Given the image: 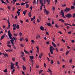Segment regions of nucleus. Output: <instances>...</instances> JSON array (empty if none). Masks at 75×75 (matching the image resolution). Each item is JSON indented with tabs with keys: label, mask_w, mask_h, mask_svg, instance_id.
Masks as SVG:
<instances>
[{
	"label": "nucleus",
	"mask_w": 75,
	"mask_h": 75,
	"mask_svg": "<svg viewBox=\"0 0 75 75\" xmlns=\"http://www.w3.org/2000/svg\"><path fill=\"white\" fill-rule=\"evenodd\" d=\"M53 50H55L54 48L52 46H50V50L51 54H53Z\"/></svg>",
	"instance_id": "obj_1"
},
{
	"label": "nucleus",
	"mask_w": 75,
	"mask_h": 75,
	"mask_svg": "<svg viewBox=\"0 0 75 75\" xmlns=\"http://www.w3.org/2000/svg\"><path fill=\"white\" fill-rule=\"evenodd\" d=\"M71 10V8H67L66 7V8L64 10V12H68V11H69Z\"/></svg>",
	"instance_id": "obj_2"
},
{
	"label": "nucleus",
	"mask_w": 75,
	"mask_h": 75,
	"mask_svg": "<svg viewBox=\"0 0 75 75\" xmlns=\"http://www.w3.org/2000/svg\"><path fill=\"white\" fill-rule=\"evenodd\" d=\"M11 69H12V70L13 69H14V68H15V67H14V63H13L11 62Z\"/></svg>",
	"instance_id": "obj_3"
},
{
	"label": "nucleus",
	"mask_w": 75,
	"mask_h": 75,
	"mask_svg": "<svg viewBox=\"0 0 75 75\" xmlns=\"http://www.w3.org/2000/svg\"><path fill=\"white\" fill-rule=\"evenodd\" d=\"M66 17H67V18H69L71 17H72V15L69 14V13H68L67 14H66L65 15Z\"/></svg>",
	"instance_id": "obj_4"
},
{
	"label": "nucleus",
	"mask_w": 75,
	"mask_h": 75,
	"mask_svg": "<svg viewBox=\"0 0 75 75\" xmlns=\"http://www.w3.org/2000/svg\"><path fill=\"white\" fill-rule=\"evenodd\" d=\"M8 36L10 39H12V40H13V39L12 38V37H11V36H13L12 34L8 35Z\"/></svg>",
	"instance_id": "obj_5"
},
{
	"label": "nucleus",
	"mask_w": 75,
	"mask_h": 75,
	"mask_svg": "<svg viewBox=\"0 0 75 75\" xmlns=\"http://www.w3.org/2000/svg\"><path fill=\"white\" fill-rule=\"evenodd\" d=\"M59 21H61V22H62V23H65V21H64V20L62 19H59Z\"/></svg>",
	"instance_id": "obj_6"
},
{
	"label": "nucleus",
	"mask_w": 75,
	"mask_h": 75,
	"mask_svg": "<svg viewBox=\"0 0 75 75\" xmlns=\"http://www.w3.org/2000/svg\"><path fill=\"white\" fill-rule=\"evenodd\" d=\"M60 14L61 15H64V11H63V10H62L61 11Z\"/></svg>",
	"instance_id": "obj_7"
},
{
	"label": "nucleus",
	"mask_w": 75,
	"mask_h": 75,
	"mask_svg": "<svg viewBox=\"0 0 75 75\" xmlns=\"http://www.w3.org/2000/svg\"><path fill=\"white\" fill-rule=\"evenodd\" d=\"M28 15L30 17V18L31 17V12H29Z\"/></svg>",
	"instance_id": "obj_8"
},
{
	"label": "nucleus",
	"mask_w": 75,
	"mask_h": 75,
	"mask_svg": "<svg viewBox=\"0 0 75 75\" xmlns=\"http://www.w3.org/2000/svg\"><path fill=\"white\" fill-rule=\"evenodd\" d=\"M40 29L41 30H42L43 31V30H44V28L42 26H41L40 27Z\"/></svg>",
	"instance_id": "obj_9"
},
{
	"label": "nucleus",
	"mask_w": 75,
	"mask_h": 75,
	"mask_svg": "<svg viewBox=\"0 0 75 75\" xmlns=\"http://www.w3.org/2000/svg\"><path fill=\"white\" fill-rule=\"evenodd\" d=\"M26 13H27V10H25V11H23V13L24 16L25 15V14H26Z\"/></svg>",
	"instance_id": "obj_10"
},
{
	"label": "nucleus",
	"mask_w": 75,
	"mask_h": 75,
	"mask_svg": "<svg viewBox=\"0 0 75 75\" xmlns=\"http://www.w3.org/2000/svg\"><path fill=\"white\" fill-rule=\"evenodd\" d=\"M5 37V35H2L1 37V40H2Z\"/></svg>",
	"instance_id": "obj_11"
},
{
	"label": "nucleus",
	"mask_w": 75,
	"mask_h": 75,
	"mask_svg": "<svg viewBox=\"0 0 75 75\" xmlns=\"http://www.w3.org/2000/svg\"><path fill=\"white\" fill-rule=\"evenodd\" d=\"M47 2H48V4H50V2L51 1L50 0H46Z\"/></svg>",
	"instance_id": "obj_12"
},
{
	"label": "nucleus",
	"mask_w": 75,
	"mask_h": 75,
	"mask_svg": "<svg viewBox=\"0 0 75 75\" xmlns=\"http://www.w3.org/2000/svg\"><path fill=\"white\" fill-rule=\"evenodd\" d=\"M24 52L26 54H28L29 55H30V53H29L27 51H26L25 50H24Z\"/></svg>",
	"instance_id": "obj_13"
},
{
	"label": "nucleus",
	"mask_w": 75,
	"mask_h": 75,
	"mask_svg": "<svg viewBox=\"0 0 75 75\" xmlns=\"http://www.w3.org/2000/svg\"><path fill=\"white\" fill-rule=\"evenodd\" d=\"M47 24L48 26H51V24L50 23H47Z\"/></svg>",
	"instance_id": "obj_14"
},
{
	"label": "nucleus",
	"mask_w": 75,
	"mask_h": 75,
	"mask_svg": "<svg viewBox=\"0 0 75 75\" xmlns=\"http://www.w3.org/2000/svg\"><path fill=\"white\" fill-rule=\"evenodd\" d=\"M30 59H34V56H30Z\"/></svg>",
	"instance_id": "obj_15"
},
{
	"label": "nucleus",
	"mask_w": 75,
	"mask_h": 75,
	"mask_svg": "<svg viewBox=\"0 0 75 75\" xmlns=\"http://www.w3.org/2000/svg\"><path fill=\"white\" fill-rule=\"evenodd\" d=\"M71 9H75V6H72L71 7Z\"/></svg>",
	"instance_id": "obj_16"
},
{
	"label": "nucleus",
	"mask_w": 75,
	"mask_h": 75,
	"mask_svg": "<svg viewBox=\"0 0 75 75\" xmlns=\"http://www.w3.org/2000/svg\"><path fill=\"white\" fill-rule=\"evenodd\" d=\"M69 62L71 64V63L72 62V59H70L69 60Z\"/></svg>",
	"instance_id": "obj_17"
},
{
	"label": "nucleus",
	"mask_w": 75,
	"mask_h": 75,
	"mask_svg": "<svg viewBox=\"0 0 75 75\" xmlns=\"http://www.w3.org/2000/svg\"><path fill=\"white\" fill-rule=\"evenodd\" d=\"M10 41L11 42V43H12V45H13V44H14V42H13V40L11 39L10 40Z\"/></svg>",
	"instance_id": "obj_18"
},
{
	"label": "nucleus",
	"mask_w": 75,
	"mask_h": 75,
	"mask_svg": "<svg viewBox=\"0 0 75 75\" xmlns=\"http://www.w3.org/2000/svg\"><path fill=\"white\" fill-rule=\"evenodd\" d=\"M40 4H41V6L40 7H43L44 6V3H43V2H42V3Z\"/></svg>",
	"instance_id": "obj_19"
},
{
	"label": "nucleus",
	"mask_w": 75,
	"mask_h": 75,
	"mask_svg": "<svg viewBox=\"0 0 75 75\" xmlns=\"http://www.w3.org/2000/svg\"><path fill=\"white\" fill-rule=\"evenodd\" d=\"M4 72L6 73L7 72V69H6L4 70Z\"/></svg>",
	"instance_id": "obj_20"
},
{
	"label": "nucleus",
	"mask_w": 75,
	"mask_h": 75,
	"mask_svg": "<svg viewBox=\"0 0 75 75\" xmlns=\"http://www.w3.org/2000/svg\"><path fill=\"white\" fill-rule=\"evenodd\" d=\"M12 60L13 61H15L16 59H15V57H13L12 58Z\"/></svg>",
	"instance_id": "obj_21"
},
{
	"label": "nucleus",
	"mask_w": 75,
	"mask_h": 75,
	"mask_svg": "<svg viewBox=\"0 0 75 75\" xmlns=\"http://www.w3.org/2000/svg\"><path fill=\"white\" fill-rule=\"evenodd\" d=\"M16 28L17 29H19V28H20L19 26V25H17L16 27Z\"/></svg>",
	"instance_id": "obj_22"
},
{
	"label": "nucleus",
	"mask_w": 75,
	"mask_h": 75,
	"mask_svg": "<svg viewBox=\"0 0 75 75\" xmlns=\"http://www.w3.org/2000/svg\"><path fill=\"white\" fill-rule=\"evenodd\" d=\"M51 64H54V61L53 60L51 59Z\"/></svg>",
	"instance_id": "obj_23"
},
{
	"label": "nucleus",
	"mask_w": 75,
	"mask_h": 75,
	"mask_svg": "<svg viewBox=\"0 0 75 75\" xmlns=\"http://www.w3.org/2000/svg\"><path fill=\"white\" fill-rule=\"evenodd\" d=\"M26 8H28V7H29V5L28 4H26Z\"/></svg>",
	"instance_id": "obj_24"
},
{
	"label": "nucleus",
	"mask_w": 75,
	"mask_h": 75,
	"mask_svg": "<svg viewBox=\"0 0 75 75\" xmlns=\"http://www.w3.org/2000/svg\"><path fill=\"white\" fill-rule=\"evenodd\" d=\"M42 71H43V70H40L39 71V74H41L42 72Z\"/></svg>",
	"instance_id": "obj_25"
},
{
	"label": "nucleus",
	"mask_w": 75,
	"mask_h": 75,
	"mask_svg": "<svg viewBox=\"0 0 75 75\" xmlns=\"http://www.w3.org/2000/svg\"><path fill=\"white\" fill-rule=\"evenodd\" d=\"M55 26L56 27H57V28H59V26L58 25H57V24H55Z\"/></svg>",
	"instance_id": "obj_26"
},
{
	"label": "nucleus",
	"mask_w": 75,
	"mask_h": 75,
	"mask_svg": "<svg viewBox=\"0 0 75 75\" xmlns=\"http://www.w3.org/2000/svg\"><path fill=\"white\" fill-rule=\"evenodd\" d=\"M15 65H16V67H17V66H18V62H16V63Z\"/></svg>",
	"instance_id": "obj_27"
},
{
	"label": "nucleus",
	"mask_w": 75,
	"mask_h": 75,
	"mask_svg": "<svg viewBox=\"0 0 75 75\" xmlns=\"http://www.w3.org/2000/svg\"><path fill=\"white\" fill-rule=\"evenodd\" d=\"M13 39H14L15 41H16L17 40V38H16L15 37H13Z\"/></svg>",
	"instance_id": "obj_28"
},
{
	"label": "nucleus",
	"mask_w": 75,
	"mask_h": 75,
	"mask_svg": "<svg viewBox=\"0 0 75 75\" xmlns=\"http://www.w3.org/2000/svg\"><path fill=\"white\" fill-rule=\"evenodd\" d=\"M7 46H8V47H9V48H11V46L10 45H7Z\"/></svg>",
	"instance_id": "obj_29"
},
{
	"label": "nucleus",
	"mask_w": 75,
	"mask_h": 75,
	"mask_svg": "<svg viewBox=\"0 0 75 75\" xmlns=\"http://www.w3.org/2000/svg\"><path fill=\"white\" fill-rule=\"evenodd\" d=\"M17 13L18 14V16H20V12L19 11H17Z\"/></svg>",
	"instance_id": "obj_30"
},
{
	"label": "nucleus",
	"mask_w": 75,
	"mask_h": 75,
	"mask_svg": "<svg viewBox=\"0 0 75 75\" xmlns=\"http://www.w3.org/2000/svg\"><path fill=\"white\" fill-rule=\"evenodd\" d=\"M48 70L49 71V72H50V73H51V72H52V71H51V69H48Z\"/></svg>",
	"instance_id": "obj_31"
},
{
	"label": "nucleus",
	"mask_w": 75,
	"mask_h": 75,
	"mask_svg": "<svg viewBox=\"0 0 75 75\" xmlns=\"http://www.w3.org/2000/svg\"><path fill=\"white\" fill-rule=\"evenodd\" d=\"M23 40H24V38H20V40L21 41H22V40H23Z\"/></svg>",
	"instance_id": "obj_32"
},
{
	"label": "nucleus",
	"mask_w": 75,
	"mask_h": 75,
	"mask_svg": "<svg viewBox=\"0 0 75 75\" xmlns=\"http://www.w3.org/2000/svg\"><path fill=\"white\" fill-rule=\"evenodd\" d=\"M8 35H9V34H11V32H10V30H9L8 32Z\"/></svg>",
	"instance_id": "obj_33"
},
{
	"label": "nucleus",
	"mask_w": 75,
	"mask_h": 75,
	"mask_svg": "<svg viewBox=\"0 0 75 75\" xmlns=\"http://www.w3.org/2000/svg\"><path fill=\"white\" fill-rule=\"evenodd\" d=\"M22 59L23 60V61H25V57H23L22 58Z\"/></svg>",
	"instance_id": "obj_34"
},
{
	"label": "nucleus",
	"mask_w": 75,
	"mask_h": 75,
	"mask_svg": "<svg viewBox=\"0 0 75 75\" xmlns=\"http://www.w3.org/2000/svg\"><path fill=\"white\" fill-rule=\"evenodd\" d=\"M46 14L47 15L48 14H49V11H46Z\"/></svg>",
	"instance_id": "obj_35"
},
{
	"label": "nucleus",
	"mask_w": 75,
	"mask_h": 75,
	"mask_svg": "<svg viewBox=\"0 0 75 75\" xmlns=\"http://www.w3.org/2000/svg\"><path fill=\"white\" fill-rule=\"evenodd\" d=\"M6 56H7V57H8V54H5L4 57H6Z\"/></svg>",
	"instance_id": "obj_36"
},
{
	"label": "nucleus",
	"mask_w": 75,
	"mask_h": 75,
	"mask_svg": "<svg viewBox=\"0 0 75 75\" xmlns=\"http://www.w3.org/2000/svg\"><path fill=\"white\" fill-rule=\"evenodd\" d=\"M22 68H23V70H25V67L23 65Z\"/></svg>",
	"instance_id": "obj_37"
},
{
	"label": "nucleus",
	"mask_w": 75,
	"mask_h": 75,
	"mask_svg": "<svg viewBox=\"0 0 75 75\" xmlns=\"http://www.w3.org/2000/svg\"><path fill=\"white\" fill-rule=\"evenodd\" d=\"M55 10V7L54 6L52 8V10Z\"/></svg>",
	"instance_id": "obj_38"
},
{
	"label": "nucleus",
	"mask_w": 75,
	"mask_h": 75,
	"mask_svg": "<svg viewBox=\"0 0 75 75\" xmlns=\"http://www.w3.org/2000/svg\"><path fill=\"white\" fill-rule=\"evenodd\" d=\"M64 25H69V24H68V23H64Z\"/></svg>",
	"instance_id": "obj_39"
},
{
	"label": "nucleus",
	"mask_w": 75,
	"mask_h": 75,
	"mask_svg": "<svg viewBox=\"0 0 75 75\" xmlns=\"http://www.w3.org/2000/svg\"><path fill=\"white\" fill-rule=\"evenodd\" d=\"M11 3H12L13 4H15L16 3L15 2H14L13 1H11Z\"/></svg>",
	"instance_id": "obj_40"
},
{
	"label": "nucleus",
	"mask_w": 75,
	"mask_h": 75,
	"mask_svg": "<svg viewBox=\"0 0 75 75\" xmlns=\"http://www.w3.org/2000/svg\"><path fill=\"white\" fill-rule=\"evenodd\" d=\"M42 2H43V0H40V3H42Z\"/></svg>",
	"instance_id": "obj_41"
},
{
	"label": "nucleus",
	"mask_w": 75,
	"mask_h": 75,
	"mask_svg": "<svg viewBox=\"0 0 75 75\" xmlns=\"http://www.w3.org/2000/svg\"><path fill=\"white\" fill-rule=\"evenodd\" d=\"M71 33H72V32L71 31H69V32H68V33L69 34H71Z\"/></svg>",
	"instance_id": "obj_42"
},
{
	"label": "nucleus",
	"mask_w": 75,
	"mask_h": 75,
	"mask_svg": "<svg viewBox=\"0 0 75 75\" xmlns=\"http://www.w3.org/2000/svg\"><path fill=\"white\" fill-rule=\"evenodd\" d=\"M17 17H18V16L16 15L15 16V19H17Z\"/></svg>",
	"instance_id": "obj_43"
},
{
	"label": "nucleus",
	"mask_w": 75,
	"mask_h": 75,
	"mask_svg": "<svg viewBox=\"0 0 75 75\" xmlns=\"http://www.w3.org/2000/svg\"><path fill=\"white\" fill-rule=\"evenodd\" d=\"M20 22H21L22 24H23V21L21 20H20Z\"/></svg>",
	"instance_id": "obj_44"
},
{
	"label": "nucleus",
	"mask_w": 75,
	"mask_h": 75,
	"mask_svg": "<svg viewBox=\"0 0 75 75\" xmlns=\"http://www.w3.org/2000/svg\"><path fill=\"white\" fill-rule=\"evenodd\" d=\"M73 18H75V13H74L73 14Z\"/></svg>",
	"instance_id": "obj_45"
},
{
	"label": "nucleus",
	"mask_w": 75,
	"mask_h": 75,
	"mask_svg": "<svg viewBox=\"0 0 75 75\" xmlns=\"http://www.w3.org/2000/svg\"><path fill=\"white\" fill-rule=\"evenodd\" d=\"M21 47H24V45L23 44H21Z\"/></svg>",
	"instance_id": "obj_46"
},
{
	"label": "nucleus",
	"mask_w": 75,
	"mask_h": 75,
	"mask_svg": "<svg viewBox=\"0 0 75 75\" xmlns=\"http://www.w3.org/2000/svg\"><path fill=\"white\" fill-rule=\"evenodd\" d=\"M21 54H23V55H24V53L22 51H21Z\"/></svg>",
	"instance_id": "obj_47"
},
{
	"label": "nucleus",
	"mask_w": 75,
	"mask_h": 75,
	"mask_svg": "<svg viewBox=\"0 0 75 75\" xmlns=\"http://www.w3.org/2000/svg\"><path fill=\"white\" fill-rule=\"evenodd\" d=\"M69 26H68L67 27H66V28L68 29H69Z\"/></svg>",
	"instance_id": "obj_48"
},
{
	"label": "nucleus",
	"mask_w": 75,
	"mask_h": 75,
	"mask_svg": "<svg viewBox=\"0 0 75 75\" xmlns=\"http://www.w3.org/2000/svg\"><path fill=\"white\" fill-rule=\"evenodd\" d=\"M21 6H24V2L22 3L21 4Z\"/></svg>",
	"instance_id": "obj_49"
},
{
	"label": "nucleus",
	"mask_w": 75,
	"mask_h": 75,
	"mask_svg": "<svg viewBox=\"0 0 75 75\" xmlns=\"http://www.w3.org/2000/svg\"><path fill=\"white\" fill-rule=\"evenodd\" d=\"M7 43H8V44H11V43L10 42V41H8L7 42Z\"/></svg>",
	"instance_id": "obj_50"
},
{
	"label": "nucleus",
	"mask_w": 75,
	"mask_h": 75,
	"mask_svg": "<svg viewBox=\"0 0 75 75\" xmlns=\"http://www.w3.org/2000/svg\"><path fill=\"white\" fill-rule=\"evenodd\" d=\"M62 7H65V6H66V4H64L63 5H62Z\"/></svg>",
	"instance_id": "obj_51"
},
{
	"label": "nucleus",
	"mask_w": 75,
	"mask_h": 75,
	"mask_svg": "<svg viewBox=\"0 0 75 75\" xmlns=\"http://www.w3.org/2000/svg\"><path fill=\"white\" fill-rule=\"evenodd\" d=\"M7 8H8V9L10 10V6H8L7 7Z\"/></svg>",
	"instance_id": "obj_52"
},
{
	"label": "nucleus",
	"mask_w": 75,
	"mask_h": 75,
	"mask_svg": "<svg viewBox=\"0 0 75 75\" xmlns=\"http://www.w3.org/2000/svg\"><path fill=\"white\" fill-rule=\"evenodd\" d=\"M13 35H14V36H17V34H16L15 33H14L13 34Z\"/></svg>",
	"instance_id": "obj_53"
},
{
	"label": "nucleus",
	"mask_w": 75,
	"mask_h": 75,
	"mask_svg": "<svg viewBox=\"0 0 75 75\" xmlns=\"http://www.w3.org/2000/svg\"><path fill=\"white\" fill-rule=\"evenodd\" d=\"M69 53V51H67L66 53V55H68Z\"/></svg>",
	"instance_id": "obj_54"
},
{
	"label": "nucleus",
	"mask_w": 75,
	"mask_h": 75,
	"mask_svg": "<svg viewBox=\"0 0 75 75\" xmlns=\"http://www.w3.org/2000/svg\"><path fill=\"white\" fill-rule=\"evenodd\" d=\"M46 34L47 35H49V34H48V32H46Z\"/></svg>",
	"instance_id": "obj_55"
},
{
	"label": "nucleus",
	"mask_w": 75,
	"mask_h": 75,
	"mask_svg": "<svg viewBox=\"0 0 75 75\" xmlns=\"http://www.w3.org/2000/svg\"><path fill=\"white\" fill-rule=\"evenodd\" d=\"M46 44H50V42H46Z\"/></svg>",
	"instance_id": "obj_56"
},
{
	"label": "nucleus",
	"mask_w": 75,
	"mask_h": 75,
	"mask_svg": "<svg viewBox=\"0 0 75 75\" xmlns=\"http://www.w3.org/2000/svg\"><path fill=\"white\" fill-rule=\"evenodd\" d=\"M31 42H32V43H34V42H35L34 41V40H31Z\"/></svg>",
	"instance_id": "obj_57"
},
{
	"label": "nucleus",
	"mask_w": 75,
	"mask_h": 75,
	"mask_svg": "<svg viewBox=\"0 0 75 75\" xmlns=\"http://www.w3.org/2000/svg\"><path fill=\"white\" fill-rule=\"evenodd\" d=\"M8 51L9 52H11V51H12L11 50V49L8 50Z\"/></svg>",
	"instance_id": "obj_58"
},
{
	"label": "nucleus",
	"mask_w": 75,
	"mask_h": 75,
	"mask_svg": "<svg viewBox=\"0 0 75 75\" xmlns=\"http://www.w3.org/2000/svg\"><path fill=\"white\" fill-rule=\"evenodd\" d=\"M25 41L26 42H28V39L27 38L25 39Z\"/></svg>",
	"instance_id": "obj_59"
},
{
	"label": "nucleus",
	"mask_w": 75,
	"mask_h": 75,
	"mask_svg": "<svg viewBox=\"0 0 75 75\" xmlns=\"http://www.w3.org/2000/svg\"><path fill=\"white\" fill-rule=\"evenodd\" d=\"M62 41H63V42H65V41L63 39H62Z\"/></svg>",
	"instance_id": "obj_60"
},
{
	"label": "nucleus",
	"mask_w": 75,
	"mask_h": 75,
	"mask_svg": "<svg viewBox=\"0 0 75 75\" xmlns=\"http://www.w3.org/2000/svg\"><path fill=\"white\" fill-rule=\"evenodd\" d=\"M63 51V49L62 48L60 50V51Z\"/></svg>",
	"instance_id": "obj_61"
},
{
	"label": "nucleus",
	"mask_w": 75,
	"mask_h": 75,
	"mask_svg": "<svg viewBox=\"0 0 75 75\" xmlns=\"http://www.w3.org/2000/svg\"><path fill=\"white\" fill-rule=\"evenodd\" d=\"M8 24H10V21H9L8 20Z\"/></svg>",
	"instance_id": "obj_62"
},
{
	"label": "nucleus",
	"mask_w": 75,
	"mask_h": 75,
	"mask_svg": "<svg viewBox=\"0 0 75 75\" xmlns=\"http://www.w3.org/2000/svg\"><path fill=\"white\" fill-rule=\"evenodd\" d=\"M19 34L20 35H21V36L22 35V33H19Z\"/></svg>",
	"instance_id": "obj_63"
},
{
	"label": "nucleus",
	"mask_w": 75,
	"mask_h": 75,
	"mask_svg": "<svg viewBox=\"0 0 75 75\" xmlns=\"http://www.w3.org/2000/svg\"><path fill=\"white\" fill-rule=\"evenodd\" d=\"M44 66L45 67H46V64H45V63L44 64Z\"/></svg>",
	"instance_id": "obj_64"
}]
</instances>
